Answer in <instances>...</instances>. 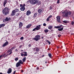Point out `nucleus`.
I'll use <instances>...</instances> for the list:
<instances>
[{
  "label": "nucleus",
  "mask_w": 74,
  "mask_h": 74,
  "mask_svg": "<svg viewBox=\"0 0 74 74\" xmlns=\"http://www.w3.org/2000/svg\"><path fill=\"white\" fill-rule=\"evenodd\" d=\"M57 20L58 22H60V16H58L57 17Z\"/></svg>",
  "instance_id": "obj_8"
},
{
  "label": "nucleus",
  "mask_w": 74,
  "mask_h": 74,
  "mask_svg": "<svg viewBox=\"0 0 74 74\" xmlns=\"http://www.w3.org/2000/svg\"><path fill=\"white\" fill-rule=\"evenodd\" d=\"M25 6H26V5H25V4H24L23 5V7H25Z\"/></svg>",
  "instance_id": "obj_47"
},
{
  "label": "nucleus",
  "mask_w": 74,
  "mask_h": 74,
  "mask_svg": "<svg viewBox=\"0 0 74 74\" xmlns=\"http://www.w3.org/2000/svg\"><path fill=\"white\" fill-rule=\"evenodd\" d=\"M40 4H41V3L39 2L38 3V5H40Z\"/></svg>",
  "instance_id": "obj_53"
},
{
  "label": "nucleus",
  "mask_w": 74,
  "mask_h": 74,
  "mask_svg": "<svg viewBox=\"0 0 74 74\" xmlns=\"http://www.w3.org/2000/svg\"><path fill=\"white\" fill-rule=\"evenodd\" d=\"M16 16H19V13H18L16 14Z\"/></svg>",
  "instance_id": "obj_35"
},
{
  "label": "nucleus",
  "mask_w": 74,
  "mask_h": 74,
  "mask_svg": "<svg viewBox=\"0 0 74 74\" xmlns=\"http://www.w3.org/2000/svg\"><path fill=\"white\" fill-rule=\"evenodd\" d=\"M40 38H41V37L40 35H36L35 38H33V40L37 41H38V40H40Z\"/></svg>",
  "instance_id": "obj_4"
},
{
  "label": "nucleus",
  "mask_w": 74,
  "mask_h": 74,
  "mask_svg": "<svg viewBox=\"0 0 74 74\" xmlns=\"http://www.w3.org/2000/svg\"><path fill=\"white\" fill-rule=\"evenodd\" d=\"M21 72L22 73H23V70H21Z\"/></svg>",
  "instance_id": "obj_55"
},
{
  "label": "nucleus",
  "mask_w": 74,
  "mask_h": 74,
  "mask_svg": "<svg viewBox=\"0 0 74 74\" xmlns=\"http://www.w3.org/2000/svg\"><path fill=\"white\" fill-rule=\"evenodd\" d=\"M18 50L17 49H16L15 50V51L16 52H18Z\"/></svg>",
  "instance_id": "obj_51"
},
{
  "label": "nucleus",
  "mask_w": 74,
  "mask_h": 74,
  "mask_svg": "<svg viewBox=\"0 0 74 74\" xmlns=\"http://www.w3.org/2000/svg\"><path fill=\"white\" fill-rule=\"evenodd\" d=\"M59 48V47H57V48Z\"/></svg>",
  "instance_id": "obj_63"
},
{
  "label": "nucleus",
  "mask_w": 74,
  "mask_h": 74,
  "mask_svg": "<svg viewBox=\"0 0 74 74\" xmlns=\"http://www.w3.org/2000/svg\"><path fill=\"white\" fill-rule=\"evenodd\" d=\"M15 73H16V71H14V72L13 73L15 74Z\"/></svg>",
  "instance_id": "obj_52"
},
{
  "label": "nucleus",
  "mask_w": 74,
  "mask_h": 74,
  "mask_svg": "<svg viewBox=\"0 0 74 74\" xmlns=\"http://www.w3.org/2000/svg\"><path fill=\"white\" fill-rule=\"evenodd\" d=\"M21 64L18 62H17L16 64V67H18L19 66H20Z\"/></svg>",
  "instance_id": "obj_14"
},
{
  "label": "nucleus",
  "mask_w": 74,
  "mask_h": 74,
  "mask_svg": "<svg viewBox=\"0 0 74 74\" xmlns=\"http://www.w3.org/2000/svg\"><path fill=\"white\" fill-rule=\"evenodd\" d=\"M8 42L6 41L5 43H4L3 45V47H5V46H7V45H8Z\"/></svg>",
  "instance_id": "obj_10"
},
{
  "label": "nucleus",
  "mask_w": 74,
  "mask_h": 74,
  "mask_svg": "<svg viewBox=\"0 0 74 74\" xmlns=\"http://www.w3.org/2000/svg\"><path fill=\"white\" fill-rule=\"evenodd\" d=\"M47 42L49 44V45H50L51 44V42H50L48 40H47Z\"/></svg>",
  "instance_id": "obj_33"
},
{
  "label": "nucleus",
  "mask_w": 74,
  "mask_h": 74,
  "mask_svg": "<svg viewBox=\"0 0 74 74\" xmlns=\"http://www.w3.org/2000/svg\"><path fill=\"white\" fill-rule=\"evenodd\" d=\"M11 18L10 17H6L5 19L3 20V21L4 23H5L7 21H11Z\"/></svg>",
  "instance_id": "obj_6"
},
{
  "label": "nucleus",
  "mask_w": 74,
  "mask_h": 74,
  "mask_svg": "<svg viewBox=\"0 0 74 74\" xmlns=\"http://www.w3.org/2000/svg\"><path fill=\"white\" fill-rule=\"evenodd\" d=\"M45 63H47V62H45Z\"/></svg>",
  "instance_id": "obj_62"
},
{
  "label": "nucleus",
  "mask_w": 74,
  "mask_h": 74,
  "mask_svg": "<svg viewBox=\"0 0 74 74\" xmlns=\"http://www.w3.org/2000/svg\"><path fill=\"white\" fill-rule=\"evenodd\" d=\"M20 5L21 7H22L23 6V5H22V4H21Z\"/></svg>",
  "instance_id": "obj_45"
},
{
  "label": "nucleus",
  "mask_w": 74,
  "mask_h": 74,
  "mask_svg": "<svg viewBox=\"0 0 74 74\" xmlns=\"http://www.w3.org/2000/svg\"><path fill=\"white\" fill-rule=\"evenodd\" d=\"M21 52H23V50H21Z\"/></svg>",
  "instance_id": "obj_57"
},
{
  "label": "nucleus",
  "mask_w": 74,
  "mask_h": 74,
  "mask_svg": "<svg viewBox=\"0 0 74 74\" xmlns=\"http://www.w3.org/2000/svg\"><path fill=\"white\" fill-rule=\"evenodd\" d=\"M19 63L21 64H22L23 63V62H22V61L21 60H19V62H18Z\"/></svg>",
  "instance_id": "obj_18"
},
{
  "label": "nucleus",
  "mask_w": 74,
  "mask_h": 74,
  "mask_svg": "<svg viewBox=\"0 0 74 74\" xmlns=\"http://www.w3.org/2000/svg\"><path fill=\"white\" fill-rule=\"evenodd\" d=\"M49 17H48L47 19H46V21H47V22H48L49 21Z\"/></svg>",
  "instance_id": "obj_37"
},
{
  "label": "nucleus",
  "mask_w": 74,
  "mask_h": 74,
  "mask_svg": "<svg viewBox=\"0 0 74 74\" xmlns=\"http://www.w3.org/2000/svg\"><path fill=\"white\" fill-rule=\"evenodd\" d=\"M60 36H61V35H60V34L58 35V37H60Z\"/></svg>",
  "instance_id": "obj_46"
},
{
  "label": "nucleus",
  "mask_w": 74,
  "mask_h": 74,
  "mask_svg": "<svg viewBox=\"0 0 74 74\" xmlns=\"http://www.w3.org/2000/svg\"><path fill=\"white\" fill-rule=\"evenodd\" d=\"M23 26V23H22L20 22L19 24V27H21Z\"/></svg>",
  "instance_id": "obj_17"
},
{
  "label": "nucleus",
  "mask_w": 74,
  "mask_h": 74,
  "mask_svg": "<svg viewBox=\"0 0 74 74\" xmlns=\"http://www.w3.org/2000/svg\"><path fill=\"white\" fill-rule=\"evenodd\" d=\"M39 1V0H30V3L33 4H36Z\"/></svg>",
  "instance_id": "obj_3"
},
{
  "label": "nucleus",
  "mask_w": 74,
  "mask_h": 74,
  "mask_svg": "<svg viewBox=\"0 0 74 74\" xmlns=\"http://www.w3.org/2000/svg\"><path fill=\"white\" fill-rule=\"evenodd\" d=\"M53 27V26H52L51 25H50V26H49L48 27V28L49 29H50V30H51V29H52Z\"/></svg>",
  "instance_id": "obj_23"
},
{
  "label": "nucleus",
  "mask_w": 74,
  "mask_h": 74,
  "mask_svg": "<svg viewBox=\"0 0 74 74\" xmlns=\"http://www.w3.org/2000/svg\"><path fill=\"white\" fill-rule=\"evenodd\" d=\"M21 56H27V52L26 51L22 52L21 53Z\"/></svg>",
  "instance_id": "obj_5"
},
{
  "label": "nucleus",
  "mask_w": 74,
  "mask_h": 74,
  "mask_svg": "<svg viewBox=\"0 0 74 74\" xmlns=\"http://www.w3.org/2000/svg\"><path fill=\"white\" fill-rule=\"evenodd\" d=\"M18 60V58H15V61H17Z\"/></svg>",
  "instance_id": "obj_34"
},
{
  "label": "nucleus",
  "mask_w": 74,
  "mask_h": 74,
  "mask_svg": "<svg viewBox=\"0 0 74 74\" xmlns=\"http://www.w3.org/2000/svg\"><path fill=\"white\" fill-rule=\"evenodd\" d=\"M74 25V21H72L71 22V25Z\"/></svg>",
  "instance_id": "obj_38"
},
{
  "label": "nucleus",
  "mask_w": 74,
  "mask_h": 74,
  "mask_svg": "<svg viewBox=\"0 0 74 74\" xmlns=\"http://www.w3.org/2000/svg\"><path fill=\"white\" fill-rule=\"evenodd\" d=\"M40 28H41V25H39L38 26H37L36 27V30H40Z\"/></svg>",
  "instance_id": "obj_9"
},
{
  "label": "nucleus",
  "mask_w": 74,
  "mask_h": 74,
  "mask_svg": "<svg viewBox=\"0 0 74 74\" xmlns=\"http://www.w3.org/2000/svg\"><path fill=\"white\" fill-rule=\"evenodd\" d=\"M34 49V51L36 49L35 51H36V52H39L40 51V49H39V48H36V47H35Z\"/></svg>",
  "instance_id": "obj_12"
},
{
  "label": "nucleus",
  "mask_w": 74,
  "mask_h": 74,
  "mask_svg": "<svg viewBox=\"0 0 74 74\" xmlns=\"http://www.w3.org/2000/svg\"><path fill=\"white\" fill-rule=\"evenodd\" d=\"M12 72V69H11V68H9L8 69V71L7 72V73H8V74H10V73H11Z\"/></svg>",
  "instance_id": "obj_11"
},
{
  "label": "nucleus",
  "mask_w": 74,
  "mask_h": 74,
  "mask_svg": "<svg viewBox=\"0 0 74 74\" xmlns=\"http://www.w3.org/2000/svg\"><path fill=\"white\" fill-rule=\"evenodd\" d=\"M5 26V24H1L0 25V29L1 27H4Z\"/></svg>",
  "instance_id": "obj_24"
},
{
  "label": "nucleus",
  "mask_w": 74,
  "mask_h": 74,
  "mask_svg": "<svg viewBox=\"0 0 74 74\" xmlns=\"http://www.w3.org/2000/svg\"><path fill=\"white\" fill-rule=\"evenodd\" d=\"M63 22L65 23H68L69 22V21H63Z\"/></svg>",
  "instance_id": "obj_26"
},
{
  "label": "nucleus",
  "mask_w": 74,
  "mask_h": 74,
  "mask_svg": "<svg viewBox=\"0 0 74 74\" xmlns=\"http://www.w3.org/2000/svg\"><path fill=\"white\" fill-rule=\"evenodd\" d=\"M13 11H14L15 13H16V12H19V9H16L15 10Z\"/></svg>",
  "instance_id": "obj_16"
},
{
  "label": "nucleus",
  "mask_w": 74,
  "mask_h": 74,
  "mask_svg": "<svg viewBox=\"0 0 74 74\" xmlns=\"http://www.w3.org/2000/svg\"><path fill=\"white\" fill-rule=\"evenodd\" d=\"M25 10V7H22L20 8V10L21 11H24Z\"/></svg>",
  "instance_id": "obj_15"
},
{
  "label": "nucleus",
  "mask_w": 74,
  "mask_h": 74,
  "mask_svg": "<svg viewBox=\"0 0 74 74\" xmlns=\"http://www.w3.org/2000/svg\"><path fill=\"white\" fill-rule=\"evenodd\" d=\"M63 30V27H62L61 28H59L58 29V30H59V31H62Z\"/></svg>",
  "instance_id": "obj_25"
},
{
  "label": "nucleus",
  "mask_w": 74,
  "mask_h": 74,
  "mask_svg": "<svg viewBox=\"0 0 74 74\" xmlns=\"http://www.w3.org/2000/svg\"><path fill=\"white\" fill-rule=\"evenodd\" d=\"M30 14H31V12H30V11H29L28 10L27 11V12L26 15H27L29 16V15H30Z\"/></svg>",
  "instance_id": "obj_13"
},
{
  "label": "nucleus",
  "mask_w": 74,
  "mask_h": 74,
  "mask_svg": "<svg viewBox=\"0 0 74 74\" xmlns=\"http://www.w3.org/2000/svg\"><path fill=\"white\" fill-rule=\"evenodd\" d=\"M11 51H12L11 50V49H10L8 51L7 53H9V52H11Z\"/></svg>",
  "instance_id": "obj_36"
},
{
  "label": "nucleus",
  "mask_w": 74,
  "mask_h": 74,
  "mask_svg": "<svg viewBox=\"0 0 74 74\" xmlns=\"http://www.w3.org/2000/svg\"><path fill=\"white\" fill-rule=\"evenodd\" d=\"M12 52L11 51L10 52V53L9 54V55H11V53H12Z\"/></svg>",
  "instance_id": "obj_50"
},
{
  "label": "nucleus",
  "mask_w": 74,
  "mask_h": 74,
  "mask_svg": "<svg viewBox=\"0 0 74 74\" xmlns=\"http://www.w3.org/2000/svg\"><path fill=\"white\" fill-rule=\"evenodd\" d=\"M0 74H3V73H2L1 72L0 73Z\"/></svg>",
  "instance_id": "obj_60"
},
{
  "label": "nucleus",
  "mask_w": 74,
  "mask_h": 74,
  "mask_svg": "<svg viewBox=\"0 0 74 74\" xmlns=\"http://www.w3.org/2000/svg\"><path fill=\"white\" fill-rule=\"evenodd\" d=\"M52 15H50L49 16L48 18H49V19L50 18H52Z\"/></svg>",
  "instance_id": "obj_41"
},
{
  "label": "nucleus",
  "mask_w": 74,
  "mask_h": 74,
  "mask_svg": "<svg viewBox=\"0 0 74 74\" xmlns=\"http://www.w3.org/2000/svg\"><path fill=\"white\" fill-rule=\"evenodd\" d=\"M36 30V28H34V29H33V30H32V31H35Z\"/></svg>",
  "instance_id": "obj_42"
},
{
  "label": "nucleus",
  "mask_w": 74,
  "mask_h": 74,
  "mask_svg": "<svg viewBox=\"0 0 74 74\" xmlns=\"http://www.w3.org/2000/svg\"><path fill=\"white\" fill-rule=\"evenodd\" d=\"M44 32L45 33H48L49 31V30H48L47 29H45L44 30Z\"/></svg>",
  "instance_id": "obj_29"
},
{
  "label": "nucleus",
  "mask_w": 74,
  "mask_h": 74,
  "mask_svg": "<svg viewBox=\"0 0 74 74\" xmlns=\"http://www.w3.org/2000/svg\"><path fill=\"white\" fill-rule=\"evenodd\" d=\"M29 2V1H28L27 3H28Z\"/></svg>",
  "instance_id": "obj_64"
},
{
  "label": "nucleus",
  "mask_w": 74,
  "mask_h": 74,
  "mask_svg": "<svg viewBox=\"0 0 74 74\" xmlns=\"http://www.w3.org/2000/svg\"><path fill=\"white\" fill-rule=\"evenodd\" d=\"M41 38H42V39H43V38H44V37H41Z\"/></svg>",
  "instance_id": "obj_56"
},
{
  "label": "nucleus",
  "mask_w": 74,
  "mask_h": 74,
  "mask_svg": "<svg viewBox=\"0 0 74 74\" xmlns=\"http://www.w3.org/2000/svg\"><path fill=\"white\" fill-rule=\"evenodd\" d=\"M53 8L51 6H50V10H51Z\"/></svg>",
  "instance_id": "obj_40"
},
{
  "label": "nucleus",
  "mask_w": 74,
  "mask_h": 74,
  "mask_svg": "<svg viewBox=\"0 0 74 74\" xmlns=\"http://www.w3.org/2000/svg\"><path fill=\"white\" fill-rule=\"evenodd\" d=\"M51 31H53V29H51Z\"/></svg>",
  "instance_id": "obj_61"
},
{
  "label": "nucleus",
  "mask_w": 74,
  "mask_h": 74,
  "mask_svg": "<svg viewBox=\"0 0 74 74\" xmlns=\"http://www.w3.org/2000/svg\"><path fill=\"white\" fill-rule=\"evenodd\" d=\"M54 27V28H56V29H59V28L62 27L60 26H55Z\"/></svg>",
  "instance_id": "obj_21"
},
{
  "label": "nucleus",
  "mask_w": 74,
  "mask_h": 74,
  "mask_svg": "<svg viewBox=\"0 0 74 74\" xmlns=\"http://www.w3.org/2000/svg\"><path fill=\"white\" fill-rule=\"evenodd\" d=\"M28 46L29 47H31V44H29L28 45Z\"/></svg>",
  "instance_id": "obj_49"
},
{
  "label": "nucleus",
  "mask_w": 74,
  "mask_h": 74,
  "mask_svg": "<svg viewBox=\"0 0 74 74\" xmlns=\"http://www.w3.org/2000/svg\"><path fill=\"white\" fill-rule=\"evenodd\" d=\"M38 69H39V68L38 67H37L36 68L37 70H38Z\"/></svg>",
  "instance_id": "obj_54"
},
{
  "label": "nucleus",
  "mask_w": 74,
  "mask_h": 74,
  "mask_svg": "<svg viewBox=\"0 0 74 74\" xmlns=\"http://www.w3.org/2000/svg\"><path fill=\"white\" fill-rule=\"evenodd\" d=\"M46 24L45 23H44L43 24V26H46Z\"/></svg>",
  "instance_id": "obj_43"
},
{
  "label": "nucleus",
  "mask_w": 74,
  "mask_h": 74,
  "mask_svg": "<svg viewBox=\"0 0 74 74\" xmlns=\"http://www.w3.org/2000/svg\"><path fill=\"white\" fill-rule=\"evenodd\" d=\"M48 55H49V57L50 58H51V57H52V55H51V54H50V53H49L48 54Z\"/></svg>",
  "instance_id": "obj_31"
},
{
  "label": "nucleus",
  "mask_w": 74,
  "mask_h": 74,
  "mask_svg": "<svg viewBox=\"0 0 74 74\" xmlns=\"http://www.w3.org/2000/svg\"><path fill=\"white\" fill-rule=\"evenodd\" d=\"M9 11L10 10L9 9V8H6L3 10L2 12L3 13L5 14V15H7V14H8V13H9Z\"/></svg>",
  "instance_id": "obj_2"
},
{
  "label": "nucleus",
  "mask_w": 74,
  "mask_h": 74,
  "mask_svg": "<svg viewBox=\"0 0 74 74\" xmlns=\"http://www.w3.org/2000/svg\"><path fill=\"white\" fill-rule=\"evenodd\" d=\"M26 57H24L23 59H22L23 61V62H26Z\"/></svg>",
  "instance_id": "obj_27"
},
{
  "label": "nucleus",
  "mask_w": 74,
  "mask_h": 74,
  "mask_svg": "<svg viewBox=\"0 0 74 74\" xmlns=\"http://www.w3.org/2000/svg\"><path fill=\"white\" fill-rule=\"evenodd\" d=\"M43 11H44V10L42 9H39L38 10V12L39 14H42L43 12Z\"/></svg>",
  "instance_id": "obj_7"
},
{
  "label": "nucleus",
  "mask_w": 74,
  "mask_h": 74,
  "mask_svg": "<svg viewBox=\"0 0 74 74\" xmlns=\"http://www.w3.org/2000/svg\"><path fill=\"white\" fill-rule=\"evenodd\" d=\"M22 47V45H21L19 46V48H21V47Z\"/></svg>",
  "instance_id": "obj_48"
},
{
  "label": "nucleus",
  "mask_w": 74,
  "mask_h": 74,
  "mask_svg": "<svg viewBox=\"0 0 74 74\" xmlns=\"http://www.w3.org/2000/svg\"><path fill=\"white\" fill-rule=\"evenodd\" d=\"M57 3L58 4L60 3V1L59 0H58L57 1Z\"/></svg>",
  "instance_id": "obj_39"
},
{
  "label": "nucleus",
  "mask_w": 74,
  "mask_h": 74,
  "mask_svg": "<svg viewBox=\"0 0 74 74\" xmlns=\"http://www.w3.org/2000/svg\"><path fill=\"white\" fill-rule=\"evenodd\" d=\"M62 12V14L64 16H68L69 15H70L71 14V12H68L67 10H63Z\"/></svg>",
  "instance_id": "obj_1"
},
{
  "label": "nucleus",
  "mask_w": 74,
  "mask_h": 74,
  "mask_svg": "<svg viewBox=\"0 0 74 74\" xmlns=\"http://www.w3.org/2000/svg\"><path fill=\"white\" fill-rule=\"evenodd\" d=\"M31 26H32V24H29L27 25L26 27L27 28V29H29V28H30Z\"/></svg>",
  "instance_id": "obj_19"
},
{
  "label": "nucleus",
  "mask_w": 74,
  "mask_h": 74,
  "mask_svg": "<svg viewBox=\"0 0 74 74\" xmlns=\"http://www.w3.org/2000/svg\"><path fill=\"white\" fill-rule=\"evenodd\" d=\"M24 38L23 37H22L20 38V40H23V39Z\"/></svg>",
  "instance_id": "obj_44"
},
{
  "label": "nucleus",
  "mask_w": 74,
  "mask_h": 74,
  "mask_svg": "<svg viewBox=\"0 0 74 74\" xmlns=\"http://www.w3.org/2000/svg\"><path fill=\"white\" fill-rule=\"evenodd\" d=\"M7 1H5L3 3V5H4V6H5V4H7Z\"/></svg>",
  "instance_id": "obj_28"
},
{
  "label": "nucleus",
  "mask_w": 74,
  "mask_h": 74,
  "mask_svg": "<svg viewBox=\"0 0 74 74\" xmlns=\"http://www.w3.org/2000/svg\"><path fill=\"white\" fill-rule=\"evenodd\" d=\"M37 54V52H35L34 53V54Z\"/></svg>",
  "instance_id": "obj_59"
},
{
  "label": "nucleus",
  "mask_w": 74,
  "mask_h": 74,
  "mask_svg": "<svg viewBox=\"0 0 74 74\" xmlns=\"http://www.w3.org/2000/svg\"><path fill=\"white\" fill-rule=\"evenodd\" d=\"M37 13H34V18H36V17H37Z\"/></svg>",
  "instance_id": "obj_22"
},
{
  "label": "nucleus",
  "mask_w": 74,
  "mask_h": 74,
  "mask_svg": "<svg viewBox=\"0 0 74 74\" xmlns=\"http://www.w3.org/2000/svg\"><path fill=\"white\" fill-rule=\"evenodd\" d=\"M15 12H14V11L13 10L12 11V12L11 14L12 16H14V15H15Z\"/></svg>",
  "instance_id": "obj_20"
},
{
  "label": "nucleus",
  "mask_w": 74,
  "mask_h": 74,
  "mask_svg": "<svg viewBox=\"0 0 74 74\" xmlns=\"http://www.w3.org/2000/svg\"><path fill=\"white\" fill-rule=\"evenodd\" d=\"M5 55V54H4L3 55H1V56H0V60L1 59V58L2 57H3V56Z\"/></svg>",
  "instance_id": "obj_32"
},
{
  "label": "nucleus",
  "mask_w": 74,
  "mask_h": 74,
  "mask_svg": "<svg viewBox=\"0 0 74 74\" xmlns=\"http://www.w3.org/2000/svg\"><path fill=\"white\" fill-rule=\"evenodd\" d=\"M15 47H12L11 49H10L12 51V50H13V49H15Z\"/></svg>",
  "instance_id": "obj_30"
},
{
  "label": "nucleus",
  "mask_w": 74,
  "mask_h": 74,
  "mask_svg": "<svg viewBox=\"0 0 74 74\" xmlns=\"http://www.w3.org/2000/svg\"><path fill=\"white\" fill-rule=\"evenodd\" d=\"M8 54H7V55H6V56H4V57H5L6 56H8Z\"/></svg>",
  "instance_id": "obj_58"
}]
</instances>
